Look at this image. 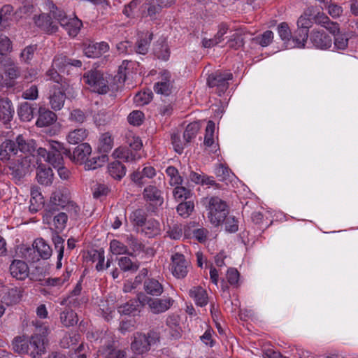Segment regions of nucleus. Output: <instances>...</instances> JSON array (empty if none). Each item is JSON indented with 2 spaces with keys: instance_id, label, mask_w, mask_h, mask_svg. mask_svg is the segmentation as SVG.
Masks as SVG:
<instances>
[{
  "instance_id": "obj_64",
  "label": "nucleus",
  "mask_w": 358,
  "mask_h": 358,
  "mask_svg": "<svg viewBox=\"0 0 358 358\" xmlns=\"http://www.w3.org/2000/svg\"><path fill=\"white\" fill-rule=\"evenodd\" d=\"M52 241L55 244V248L58 252L57 259H62L64 256V240L59 236H53Z\"/></svg>"
},
{
  "instance_id": "obj_4",
  "label": "nucleus",
  "mask_w": 358,
  "mask_h": 358,
  "mask_svg": "<svg viewBox=\"0 0 358 358\" xmlns=\"http://www.w3.org/2000/svg\"><path fill=\"white\" fill-rule=\"evenodd\" d=\"M160 338V333L157 329H152L147 334L136 332L134 334L131 348L134 353L143 355L150 350L152 345L159 343Z\"/></svg>"
},
{
  "instance_id": "obj_57",
  "label": "nucleus",
  "mask_w": 358,
  "mask_h": 358,
  "mask_svg": "<svg viewBox=\"0 0 358 358\" xmlns=\"http://www.w3.org/2000/svg\"><path fill=\"white\" fill-rule=\"evenodd\" d=\"M328 10V13L333 17H339L343 13V8L341 6L335 3L327 1L324 5Z\"/></svg>"
},
{
  "instance_id": "obj_35",
  "label": "nucleus",
  "mask_w": 358,
  "mask_h": 358,
  "mask_svg": "<svg viewBox=\"0 0 358 358\" xmlns=\"http://www.w3.org/2000/svg\"><path fill=\"white\" fill-rule=\"evenodd\" d=\"M113 157L115 159H122L124 162H128L136 160V154L128 148L120 147L114 150Z\"/></svg>"
},
{
  "instance_id": "obj_11",
  "label": "nucleus",
  "mask_w": 358,
  "mask_h": 358,
  "mask_svg": "<svg viewBox=\"0 0 358 358\" xmlns=\"http://www.w3.org/2000/svg\"><path fill=\"white\" fill-rule=\"evenodd\" d=\"M69 203L67 198L64 197L61 192L53 193L50 197V203L45 209V213L43 215V220L48 222L55 212L59 210V207L64 208Z\"/></svg>"
},
{
  "instance_id": "obj_26",
  "label": "nucleus",
  "mask_w": 358,
  "mask_h": 358,
  "mask_svg": "<svg viewBox=\"0 0 358 358\" xmlns=\"http://www.w3.org/2000/svg\"><path fill=\"white\" fill-rule=\"evenodd\" d=\"M89 131L85 128H78L71 131L66 140L70 144H78L85 141L88 136Z\"/></svg>"
},
{
  "instance_id": "obj_32",
  "label": "nucleus",
  "mask_w": 358,
  "mask_h": 358,
  "mask_svg": "<svg viewBox=\"0 0 358 358\" xmlns=\"http://www.w3.org/2000/svg\"><path fill=\"white\" fill-rule=\"evenodd\" d=\"M82 26V21L77 17L68 19L66 22H65V24L62 25L71 37H75L78 34Z\"/></svg>"
},
{
  "instance_id": "obj_10",
  "label": "nucleus",
  "mask_w": 358,
  "mask_h": 358,
  "mask_svg": "<svg viewBox=\"0 0 358 358\" xmlns=\"http://www.w3.org/2000/svg\"><path fill=\"white\" fill-rule=\"evenodd\" d=\"M141 299L143 300L144 306L148 305L151 311L155 314L166 311L173 303V300L169 297L164 299L151 298L143 293L141 294Z\"/></svg>"
},
{
  "instance_id": "obj_54",
  "label": "nucleus",
  "mask_w": 358,
  "mask_h": 358,
  "mask_svg": "<svg viewBox=\"0 0 358 358\" xmlns=\"http://www.w3.org/2000/svg\"><path fill=\"white\" fill-rule=\"evenodd\" d=\"M194 205L192 201L180 203L177 207V212L182 217H188L194 210Z\"/></svg>"
},
{
  "instance_id": "obj_42",
  "label": "nucleus",
  "mask_w": 358,
  "mask_h": 358,
  "mask_svg": "<svg viewBox=\"0 0 358 358\" xmlns=\"http://www.w3.org/2000/svg\"><path fill=\"white\" fill-rule=\"evenodd\" d=\"M47 147L50 152H63L66 157L71 155L70 149L65 148L64 145L59 141L50 140L48 141Z\"/></svg>"
},
{
  "instance_id": "obj_37",
  "label": "nucleus",
  "mask_w": 358,
  "mask_h": 358,
  "mask_svg": "<svg viewBox=\"0 0 358 358\" xmlns=\"http://www.w3.org/2000/svg\"><path fill=\"white\" fill-rule=\"evenodd\" d=\"M35 108L32 106L27 103H22L18 109V115L21 120L22 121H30L34 117Z\"/></svg>"
},
{
  "instance_id": "obj_46",
  "label": "nucleus",
  "mask_w": 358,
  "mask_h": 358,
  "mask_svg": "<svg viewBox=\"0 0 358 358\" xmlns=\"http://www.w3.org/2000/svg\"><path fill=\"white\" fill-rule=\"evenodd\" d=\"M119 266L124 271H136L139 265L136 262H132L131 259L127 257H122L119 259Z\"/></svg>"
},
{
  "instance_id": "obj_18",
  "label": "nucleus",
  "mask_w": 358,
  "mask_h": 358,
  "mask_svg": "<svg viewBox=\"0 0 358 358\" xmlns=\"http://www.w3.org/2000/svg\"><path fill=\"white\" fill-rule=\"evenodd\" d=\"M91 152L92 148L90 145L87 143H83L78 145L73 152H71V155L67 157L73 162L83 163Z\"/></svg>"
},
{
  "instance_id": "obj_47",
  "label": "nucleus",
  "mask_w": 358,
  "mask_h": 358,
  "mask_svg": "<svg viewBox=\"0 0 358 358\" xmlns=\"http://www.w3.org/2000/svg\"><path fill=\"white\" fill-rule=\"evenodd\" d=\"M152 36L153 34L150 33L148 38L138 40L136 45V52L138 54L145 55L148 51L150 43L152 40Z\"/></svg>"
},
{
  "instance_id": "obj_22",
  "label": "nucleus",
  "mask_w": 358,
  "mask_h": 358,
  "mask_svg": "<svg viewBox=\"0 0 358 358\" xmlns=\"http://www.w3.org/2000/svg\"><path fill=\"white\" fill-rule=\"evenodd\" d=\"M57 120L55 113L45 107H40L38 109V117L36 125L39 127H47L53 124Z\"/></svg>"
},
{
  "instance_id": "obj_45",
  "label": "nucleus",
  "mask_w": 358,
  "mask_h": 358,
  "mask_svg": "<svg viewBox=\"0 0 358 358\" xmlns=\"http://www.w3.org/2000/svg\"><path fill=\"white\" fill-rule=\"evenodd\" d=\"M36 49V45H30L24 48L20 53L21 61L27 64H29L34 58Z\"/></svg>"
},
{
  "instance_id": "obj_21",
  "label": "nucleus",
  "mask_w": 358,
  "mask_h": 358,
  "mask_svg": "<svg viewBox=\"0 0 358 358\" xmlns=\"http://www.w3.org/2000/svg\"><path fill=\"white\" fill-rule=\"evenodd\" d=\"M315 23L323 27L333 35L340 31L339 24L331 21L325 13H318L315 17Z\"/></svg>"
},
{
  "instance_id": "obj_7",
  "label": "nucleus",
  "mask_w": 358,
  "mask_h": 358,
  "mask_svg": "<svg viewBox=\"0 0 358 358\" xmlns=\"http://www.w3.org/2000/svg\"><path fill=\"white\" fill-rule=\"evenodd\" d=\"M31 160L30 156H24L9 163L8 169L12 179L20 181L29 172Z\"/></svg>"
},
{
  "instance_id": "obj_19",
  "label": "nucleus",
  "mask_w": 358,
  "mask_h": 358,
  "mask_svg": "<svg viewBox=\"0 0 358 358\" xmlns=\"http://www.w3.org/2000/svg\"><path fill=\"white\" fill-rule=\"evenodd\" d=\"M143 198L152 204L161 206L164 203L162 192L155 185L147 186L143 192Z\"/></svg>"
},
{
  "instance_id": "obj_33",
  "label": "nucleus",
  "mask_w": 358,
  "mask_h": 358,
  "mask_svg": "<svg viewBox=\"0 0 358 358\" xmlns=\"http://www.w3.org/2000/svg\"><path fill=\"white\" fill-rule=\"evenodd\" d=\"M60 320L62 324L66 327H72L78 321L76 313L71 309H65L60 314Z\"/></svg>"
},
{
  "instance_id": "obj_15",
  "label": "nucleus",
  "mask_w": 358,
  "mask_h": 358,
  "mask_svg": "<svg viewBox=\"0 0 358 358\" xmlns=\"http://www.w3.org/2000/svg\"><path fill=\"white\" fill-rule=\"evenodd\" d=\"M34 19L36 25L48 34H54L58 30L57 23L50 14L43 13Z\"/></svg>"
},
{
  "instance_id": "obj_3",
  "label": "nucleus",
  "mask_w": 358,
  "mask_h": 358,
  "mask_svg": "<svg viewBox=\"0 0 358 358\" xmlns=\"http://www.w3.org/2000/svg\"><path fill=\"white\" fill-rule=\"evenodd\" d=\"M208 210V217L215 226L220 225L227 217L229 210L227 203L217 196L206 197L202 200Z\"/></svg>"
},
{
  "instance_id": "obj_51",
  "label": "nucleus",
  "mask_w": 358,
  "mask_h": 358,
  "mask_svg": "<svg viewBox=\"0 0 358 358\" xmlns=\"http://www.w3.org/2000/svg\"><path fill=\"white\" fill-rule=\"evenodd\" d=\"M90 258L92 262H97L96 268L97 271H101L103 269L104 262V251L103 250H94L90 253Z\"/></svg>"
},
{
  "instance_id": "obj_41",
  "label": "nucleus",
  "mask_w": 358,
  "mask_h": 358,
  "mask_svg": "<svg viewBox=\"0 0 358 358\" xmlns=\"http://www.w3.org/2000/svg\"><path fill=\"white\" fill-rule=\"evenodd\" d=\"M50 15L53 17L61 26L65 24V22L68 20L65 12L58 8L55 4L50 6Z\"/></svg>"
},
{
  "instance_id": "obj_25",
  "label": "nucleus",
  "mask_w": 358,
  "mask_h": 358,
  "mask_svg": "<svg viewBox=\"0 0 358 358\" xmlns=\"http://www.w3.org/2000/svg\"><path fill=\"white\" fill-rule=\"evenodd\" d=\"M29 338L27 336H18L14 338L12 341L13 350L19 355H29Z\"/></svg>"
},
{
  "instance_id": "obj_63",
  "label": "nucleus",
  "mask_w": 358,
  "mask_h": 358,
  "mask_svg": "<svg viewBox=\"0 0 358 358\" xmlns=\"http://www.w3.org/2000/svg\"><path fill=\"white\" fill-rule=\"evenodd\" d=\"M334 36V45L339 50H345L348 45V38L340 32Z\"/></svg>"
},
{
  "instance_id": "obj_20",
  "label": "nucleus",
  "mask_w": 358,
  "mask_h": 358,
  "mask_svg": "<svg viewBox=\"0 0 358 358\" xmlns=\"http://www.w3.org/2000/svg\"><path fill=\"white\" fill-rule=\"evenodd\" d=\"M141 294L139 293L136 299H131L126 303L120 306L117 308L118 313L121 315H127L139 310L140 307L144 306L143 300L141 299Z\"/></svg>"
},
{
  "instance_id": "obj_58",
  "label": "nucleus",
  "mask_w": 358,
  "mask_h": 358,
  "mask_svg": "<svg viewBox=\"0 0 358 358\" xmlns=\"http://www.w3.org/2000/svg\"><path fill=\"white\" fill-rule=\"evenodd\" d=\"M86 118L85 113L79 108L73 109L69 117L71 121L78 124L83 123Z\"/></svg>"
},
{
  "instance_id": "obj_55",
  "label": "nucleus",
  "mask_w": 358,
  "mask_h": 358,
  "mask_svg": "<svg viewBox=\"0 0 358 358\" xmlns=\"http://www.w3.org/2000/svg\"><path fill=\"white\" fill-rule=\"evenodd\" d=\"M63 152H50L48 157H47L46 162L52 165L54 167L60 166L64 163V159L62 156Z\"/></svg>"
},
{
  "instance_id": "obj_24",
  "label": "nucleus",
  "mask_w": 358,
  "mask_h": 358,
  "mask_svg": "<svg viewBox=\"0 0 358 358\" xmlns=\"http://www.w3.org/2000/svg\"><path fill=\"white\" fill-rule=\"evenodd\" d=\"M53 172L51 168L40 164L37 168L36 178L38 182L43 185L48 186L52 183Z\"/></svg>"
},
{
  "instance_id": "obj_2",
  "label": "nucleus",
  "mask_w": 358,
  "mask_h": 358,
  "mask_svg": "<svg viewBox=\"0 0 358 358\" xmlns=\"http://www.w3.org/2000/svg\"><path fill=\"white\" fill-rule=\"evenodd\" d=\"M122 65L120 66L117 75L114 77V81L118 85L115 87L109 85L108 80L103 77V74L99 71L92 70L85 73L83 80L85 83L94 88V91L99 94H106L110 89L117 90L122 86L126 80L125 73L122 71Z\"/></svg>"
},
{
  "instance_id": "obj_62",
  "label": "nucleus",
  "mask_w": 358,
  "mask_h": 358,
  "mask_svg": "<svg viewBox=\"0 0 358 358\" xmlns=\"http://www.w3.org/2000/svg\"><path fill=\"white\" fill-rule=\"evenodd\" d=\"M68 216L65 213H59L54 216L53 222L56 229L62 230L65 227Z\"/></svg>"
},
{
  "instance_id": "obj_6",
  "label": "nucleus",
  "mask_w": 358,
  "mask_h": 358,
  "mask_svg": "<svg viewBox=\"0 0 358 358\" xmlns=\"http://www.w3.org/2000/svg\"><path fill=\"white\" fill-rule=\"evenodd\" d=\"M48 328L41 325L29 338V355L32 358H41L42 355L45 352L46 345L48 344Z\"/></svg>"
},
{
  "instance_id": "obj_27",
  "label": "nucleus",
  "mask_w": 358,
  "mask_h": 358,
  "mask_svg": "<svg viewBox=\"0 0 358 358\" xmlns=\"http://www.w3.org/2000/svg\"><path fill=\"white\" fill-rule=\"evenodd\" d=\"M189 296L194 299L196 304L199 306H204L208 303L207 292L200 286L192 287L189 290Z\"/></svg>"
},
{
  "instance_id": "obj_56",
  "label": "nucleus",
  "mask_w": 358,
  "mask_h": 358,
  "mask_svg": "<svg viewBox=\"0 0 358 358\" xmlns=\"http://www.w3.org/2000/svg\"><path fill=\"white\" fill-rule=\"evenodd\" d=\"M229 48L237 50L244 45V38L241 33L234 34L228 41Z\"/></svg>"
},
{
  "instance_id": "obj_44",
  "label": "nucleus",
  "mask_w": 358,
  "mask_h": 358,
  "mask_svg": "<svg viewBox=\"0 0 358 358\" xmlns=\"http://www.w3.org/2000/svg\"><path fill=\"white\" fill-rule=\"evenodd\" d=\"M308 38V30L298 28L292 40L298 47L304 48Z\"/></svg>"
},
{
  "instance_id": "obj_31",
  "label": "nucleus",
  "mask_w": 358,
  "mask_h": 358,
  "mask_svg": "<svg viewBox=\"0 0 358 358\" xmlns=\"http://www.w3.org/2000/svg\"><path fill=\"white\" fill-rule=\"evenodd\" d=\"M143 286L147 294L150 295L159 296L163 292L162 285L155 279L145 280Z\"/></svg>"
},
{
  "instance_id": "obj_59",
  "label": "nucleus",
  "mask_w": 358,
  "mask_h": 358,
  "mask_svg": "<svg viewBox=\"0 0 358 358\" xmlns=\"http://www.w3.org/2000/svg\"><path fill=\"white\" fill-rule=\"evenodd\" d=\"M144 114L140 110H134L131 112L127 119L129 124L134 126H139L143 122Z\"/></svg>"
},
{
  "instance_id": "obj_38",
  "label": "nucleus",
  "mask_w": 358,
  "mask_h": 358,
  "mask_svg": "<svg viewBox=\"0 0 358 358\" xmlns=\"http://www.w3.org/2000/svg\"><path fill=\"white\" fill-rule=\"evenodd\" d=\"M113 145V141L111 135L109 133H104L99 138L98 150L99 152L106 154L112 149Z\"/></svg>"
},
{
  "instance_id": "obj_17",
  "label": "nucleus",
  "mask_w": 358,
  "mask_h": 358,
  "mask_svg": "<svg viewBox=\"0 0 358 358\" xmlns=\"http://www.w3.org/2000/svg\"><path fill=\"white\" fill-rule=\"evenodd\" d=\"M9 269L11 275L17 280H23L29 275L28 266L22 260H13Z\"/></svg>"
},
{
  "instance_id": "obj_40",
  "label": "nucleus",
  "mask_w": 358,
  "mask_h": 358,
  "mask_svg": "<svg viewBox=\"0 0 358 358\" xmlns=\"http://www.w3.org/2000/svg\"><path fill=\"white\" fill-rule=\"evenodd\" d=\"M103 353L105 358H124L125 353L124 351L117 350L113 345V343H109L103 349Z\"/></svg>"
},
{
  "instance_id": "obj_16",
  "label": "nucleus",
  "mask_w": 358,
  "mask_h": 358,
  "mask_svg": "<svg viewBox=\"0 0 358 358\" xmlns=\"http://www.w3.org/2000/svg\"><path fill=\"white\" fill-rule=\"evenodd\" d=\"M108 49L109 46L105 42L96 43L92 42L88 44H84L83 52L87 57L96 58L101 57Z\"/></svg>"
},
{
  "instance_id": "obj_23",
  "label": "nucleus",
  "mask_w": 358,
  "mask_h": 358,
  "mask_svg": "<svg viewBox=\"0 0 358 358\" xmlns=\"http://www.w3.org/2000/svg\"><path fill=\"white\" fill-rule=\"evenodd\" d=\"M14 114V109L10 100L8 98L0 99V120L7 124L11 121Z\"/></svg>"
},
{
  "instance_id": "obj_30",
  "label": "nucleus",
  "mask_w": 358,
  "mask_h": 358,
  "mask_svg": "<svg viewBox=\"0 0 358 358\" xmlns=\"http://www.w3.org/2000/svg\"><path fill=\"white\" fill-rule=\"evenodd\" d=\"M166 75L162 80L155 83L154 90L156 93L162 95L168 96L171 93L172 83L170 80L169 73H165Z\"/></svg>"
},
{
  "instance_id": "obj_49",
  "label": "nucleus",
  "mask_w": 358,
  "mask_h": 358,
  "mask_svg": "<svg viewBox=\"0 0 358 358\" xmlns=\"http://www.w3.org/2000/svg\"><path fill=\"white\" fill-rule=\"evenodd\" d=\"M146 217V213L143 210L137 209L131 213L130 219L135 225L142 227L145 224Z\"/></svg>"
},
{
  "instance_id": "obj_61",
  "label": "nucleus",
  "mask_w": 358,
  "mask_h": 358,
  "mask_svg": "<svg viewBox=\"0 0 358 358\" xmlns=\"http://www.w3.org/2000/svg\"><path fill=\"white\" fill-rule=\"evenodd\" d=\"M110 250L114 254H129L127 246L117 240H113L110 242Z\"/></svg>"
},
{
  "instance_id": "obj_52",
  "label": "nucleus",
  "mask_w": 358,
  "mask_h": 358,
  "mask_svg": "<svg viewBox=\"0 0 358 358\" xmlns=\"http://www.w3.org/2000/svg\"><path fill=\"white\" fill-rule=\"evenodd\" d=\"M273 38V32L268 30L264 31L262 35H259L253 38V41H255L256 43L261 45L262 47H266L271 43Z\"/></svg>"
},
{
  "instance_id": "obj_29",
  "label": "nucleus",
  "mask_w": 358,
  "mask_h": 358,
  "mask_svg": "<svg viewBox=\"0 0 358 358\" xmlns=\"http://www.w3.org/2000/svg\"><path fill=\"white\" fill-rule=\"evenodd\" d=\"M177 0H156V5L150 4L148 8V15L150 17H154L159 13L163 8L171 7L176 3Z\"/></svg>"
},
{
  "instance_id": "obj_53",
  "label": "nucleus",
  "mask_w": 358,
  "mask_h": 358,
  "mask_svg": "<svg viewBox=\"0 0 358 358\" xmlns=\"http://www.w3.org/2000/svg\"><path fill=\"white\" fill-rule=\"evenodd\" d=\"M215 124L213 121H208L206 128V134L204 137V144L206 146H211L214 143Z\"/></svg>"
},
{
  "instance_id": "obj_36",
  "label": "nucleus",
  "mask_w": 358,
  "mask_h": 358,
  "mask_svg": "<svg viewBox=\"0 0 358 358\" xmlns=\"http://www.w3.org/2000/svg\"><path fill=\"white\" fill-rule=\"evenodd\" d=\"M5 73L9 78L4 80L5 85L8 87H13L15 85V79L20 75V68L15 65H10L7 67Z\"/></svg>"
},
{
  "instance_id": "obj_1",
  "label": "nucleus",
  "mask_w": 358,
  "mask_h": 358,
  "mask_svg": "<svg viewBox=\"0 0 358 358\" xmlns=\"http://www.w3.org/2000/svg\"><path fill=\"white\" fill-rule=\"evenodd\" d=\"M37 144L35 140L27 138L23 135H18L15 140H6L0 145V156L2 159H8L10 155H17L18 151L30 156L32 161Z\"/></svg>"
},
{
  "instance_id": "obj_39",
  "label": "nucleus",
  "mask_w": 358,
  "mask_h": 358,
  "mask_svg": "<svg viewBox=\"0 0 358 358\" xmlns=\"http://www.w3.org/2000/svg\"><path fill=\"white\" fill-rule=\"evenodd\" d=\"M108 160L106 154H101L98 157H94L85 162V169L87 170L96 169L102 166Z\"/></svg>"
},
{
  "instance_id": "obj_14",
  "label": "nucleus",
  "mask_w": 358,
  "mask_h": 358,
  "mask_svg": "<svg viewBox=\"0 0 358 358\" xmlns=\"http://www.w3.org/2000/svg\"><path fill=\"white\" fill-rule=\"evenodd\" d=\"M310 40L315 47L322 50L329 48L332 44L331 37L324 31L313 29L310 34Z\"/></svg>"
},
{
  "instance_id": "obj_43",
  "label": "nucleus",
  "mask_w": 358,
  "mask_h": 358,
  "mask_svg": "<svg viewBox=\"0 0 358 358\" xmlns=\"http://www.w3.org/2000/svg\"><path fill=\"white\" fill-rule=\"evenodd\" d=\"M199 129V124L196 122H191L187 126L183 134L184 139L187 143H189L192 138H195Z\"/></svg>"
},
{
  "instance_id": "obj_12",
  "label": "nucleus",
  "mask_w": 358,
  "mask_h": 358,
  "mask_svg": "<svg viewBox=\"0 0 358 358\" xmlns=\"http://www.w3.org/2000/svg\"><path fill=\"white\" fill-rule=\"evenodd\" d=\"M1 302L6 306L17 304L21 301L24 289L14 285L6 286L3 288Z\"/></svg>"
},
{
  "instance_id": "obj_13",
  "label": "nucleus",
  "mask_w": 358,
  "mask_h": 358,
  "mask_svg": "<svg viewBox=\"0 0 358 358\" xmlns=\"http://www.w3.org/2000/svg\"><path fill=\"white\" fill-rule=\"evenodd\" d=\"M171 271L173 275L178 278H185L188 273L189 262L183 255L175 253L171 256Z\"/></svg>"
},
{
  "instance_id": "obj_34",
  "label": "nucleus",
  "mask_w": 358,
  "mask_h": 358,
  "mask_svg": "<svg viewBox=\"0 0 358 358\" xmlns=\"http://www.w3.org/2000/svg\"><path fill=\"white\" fill-rule=\"evenodd\" d=\"M108 169L109 174L117 180H120L126 173L125 166L119 161L109 164Z\"/></svg>"
},
{
  "instance_id": "obj_5",
  "label": "nucleus",
  "mask_w": 358,
  "mask_h": 358,
  "mask_svg": "<svg viewBox=\"0 0 358 358\" xmlns=\"http://www.w3.org/2000/svg\"><path fill=\"white\" fill-rule=\"evenodd\" d=\"M74 96L73 87L65 80L59 85H55L50 90L49 102L55 110L62 108L66 98Z\"/></svg>"
},
{
  "instance_id": "obj_60",
  "label": "nucleus",
  "mask_w": 358,
  "mask_h": 358,
  "mask_svg": "<svg viewBox=\"0 0 358 358\" xmlns=\"http://www.w3.org/2000/svg\"><path fill=\"white\" fill-rule=\"evenodd\" d=\"M166 173L168 176L171 177V185H179L181 184L182 182V179L181 176L178 175V170L174 166H169L166 170Z\"/></svg>"
},
{
  "instance_id": "obj_9",
  "label": "nucleus",
  "mask_w": 358,
  "mask_h": 358,
  "mask_svg": "<svg viewBox=\"0 0 358 358\" xmlns=\"http://www.w3.org/2000/svg\"><path fill=\"white\" fill-rule=\"evenodd\" d=\"M233 78L231 73H222L217 71L208 76V85L210 87H217L219 95L224 93L229 87L228 81Z\"/></svg>"
},
{
  "instance_id": "obj_48",
  "label": "nucleus",
  "mask_w": 358,
  "mask_h": 358,
  "mask_svg": "<svg viewBox=\"0 0 358 358\" xmlns=\"http://www.w3.org/2000/svg\"><path fill=\"white\" fill-rule=\"evenodd\" d=\"M24 258L28 262H36L41 259L39 253L36 250L34 247H26L23 248V251L22 252Z\"/></svg>"
},
{
  "instance_id": "obj_28",
  "label": "nucleus",
  "mask_w": 358,
  "mask_h": 358,
  "mask_svg": "<svg viewBox=\"0 0 358 358\" xmlns=\"http://www.w3.org/2000/svg\"><path fill=\"white\" fill-rule=\"evenodd\" d=\"M32 246L36 248L41 259H48L51 257L52 250L43 238H36L34 241Z\"/></svg>"
},
{
  "instance_id": "obj_50",
  "label": "nucleus",
  "mask_w": 358,
  "mask_h": 358,
  "mask_svg": "<svg viewBox=\"0 0 358 358\" xmlns=\"http://www.w3.org/2000/svg\"><path fill=\"white\" fill-rule=\"evenodd\" d=\"M278 32L280 38L288 43L292 38V32L288 24L286 22H282L278 26Z\"/></svg>"
},
{
  "instance_id": "obj_8",
  "label": "nucleus",
  "mask_w": 358,
  "mask_h": 358,
  "mask_svg": "<svg viewBox=\"0 0 358 358\" xmlns=\"http://www.w3.org/2000/svg\"><path fill=\"white\" fill-rule=\"evenodd\" d=\"M82 65L83 62L80 59H73L63 54L56 55L52 63V66L67 74H70L73 68L80 69Z\"/></svg>"
}]
</instances>
